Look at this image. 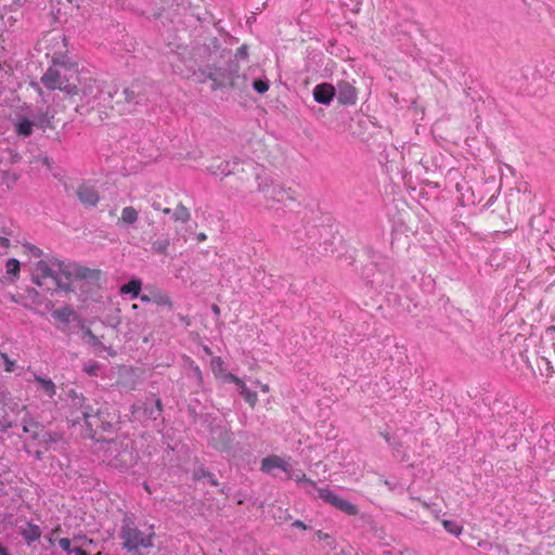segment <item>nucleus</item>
Instances as JSON below:
<instances>
[{
    "label": "nucleus",
    "instance_id": "1",
    "mask_svg": "<svg viewBox=\"0 0 555 555\" xmlns=\"http://www.w3.org/2000/svg\"><path fill=\"white\" fill-rule=\"evenodd\" d=\"M61 274L67 282L62 280L52 281V286H55V291L60 289L65 293L80 291L83 295H89L94 288L99 287L102 278L100 269H92L78 263L61 268Z\"/></svg>",
    "mask_w": 555,
    "mask_h": 555
},
{
    "label": "nucleus",
    "instance_id": "2",
    "mask_svg": "<svg viewBox=\"0 0 555 555\" xmlns=\"http://www.w3.org/2000/svg\"><path fill=\"white\" fill-rule=\"evenodd\" d=\"M78 69L74 64L53 61L41 76L40 82L48 90H60L68 95L78 94L76 81Z\"/></svg>",
    "mask_w": 555,
    "mask_h": 555
},
{
    "label": "nucleus",
    "instance_id": "3",
    "mask_svg": "<svg viewBox=\"0 0 555 555\" xmlns=\"http://www.w3.org/2000/svg\"><path fill=\"white\" fill-rule=\"evenodd\" d=\"M99 452H103L104 461L117 469H129L137 463V454L129 440L98 439Z\"/></svg>",
    "mask_w": 555,
    "mask_h": 555
},
{
    "label": "nucleus",
    "instance_id": "4",
    "mask_svg": "<svg viewBox=\"0 0 555 555\" xmlns=\"http://www.w3.org/2000/svg\"><path fill=\"white\" fill-rule=\"evenodd\" d=\"M52 116L41 109H28L24 114L16 115L14 121L15 132L18 135L28 137L34 128L46 129L50 127Z\"/></svg>",
    "mask_w": 555,
    "mask_h": 555
},
{
    "label": "nucleus",
    "instance_id": "5",
    "mask_svg": "<svg viewBox=\"0 0 555 555\" xmlns=\"http://www.w3.org/2000/svg\"><path fill=\"white\" fill-rule=\"evenodd\" d=\"M23 431L29 435L24 446L27 453L33 452L37 440H41L44 444H51L56 441V438L51 433L46 431L41 424L33 420L24 421Z\"/></svg>",
    "mask_w": 555,
    "mask_h": 555
},
{
    "label": "nucleus",
    "instance_id": "6",
    "mask_svg": "<svg viewBox=\"0 0 555 555\" xmlns=\"http://www.w3.org/2000/svg\"><path fill=\"white\" fill-rule=\"evenodd\" d=\"M121 539L124 540V546L129 551L137 550L139 546L150 547L152 545L151 537L144 535L140 530L130 525L122 527Z\"/></svg>",
    "mask_w": 555,
    "mask_h": 555
},
{
    "label": "nucleus",
    "instance_id": "7",
    "mask_svg": "<svg viewBox=\"0 0 555 555\" xmlns=\"http://www.w3.org/2000/svg\"><path fill=\"white\" fill-rule=\"evenodd\" d=\"M77 81L80 85V87L77 86V95L80 96L82 104L93 106L103 93L100 83L92 78L85 79L83 81L78 79Z\"/></svg>",
    "mask_w": 555,
    "mask_h": 555
},
{
    "label": "nucleus",
    "instance_id": "8",
    "mask_svg": "<svg viewBox=\"0 0 555 555\" xmlns=\"http://www.w3.org/2000/svg\"><path fill=\"white\" fill-rule=\"evenodd\" d=\"M268 201L275 204L291 206L297 203V195L296 192L291 188H285L284 185L275 184Z\"/></svg>",
    "mask_w": 555,
    "mask_h": 555
},
{
    "label": "nucleus",
    "instance_id": "9",
    "mask_svg": "<svg viewBox=\"0 0 555 555\" xmlns=\"http://www.w3.org/2000/svg\"><path fill=\"white\" fill-rule=\"evenodd\" d=\"M358 99L356 87L349 81H339L337 83V100L344 105H353Z\"/></svg>",
    "mask_w": 555,
    "mask_h": 555
},
{
    "label": "nucleus",
    "instance_id": "10",
    "mask_svg": "<svg viewBox=\"0 0 555 555\" xmlns=\"http://www.w3.org/2000/svg\"><path fill=\"white\" fill-rule=\"evenodd\" d=\"M335 95V89L330 83H320L313 89L314 100L324 105H328Z\"/></svg>",
    "mask_w": 555,
    "mask_h": 555
},
{
    "label": "nucleus",
    "instance_id": "11",
    "mask_svg": "<svg viewBox=\"0 0 555 555\" xmlns=\"http://www.w3.org/2000/svg\"><path fill=\"white\" fill-rule=\"evenodd\" d=\"M54 271L49 267V264L40 260L36 263L33 272V282L38 286H43L47 284L48 278H51Z\"/></svg>",
    "mask_w": 555,
    "mask_h": 555
},
{
    "label": "nucleus",
    "instance_id": "12",
    "mask_svg": "<svg viewBox=\"0 0 555 555\" xmlns=\"http://www.w3.org/2000/svg\"><path fill=\"white\" fill-rule=\"evenodd\" d=\"M77 196L83 205L88 206H95L100 201L98 191L86 184L78 186Z\"/></svg>",
    "mask_w": 555,
    "mask_h": 555
},
{
    "label": "nucleus",
    "instance_id": "13",
    "mask_svg": "<svg viewBox=\"0 0 555 555\" xmlns=\"http://www.w3.org/2000/svg\"><path fill=\"white\" fill-rule=\"evenodd\" d=\"M274 468H280L286 473H289L288 464L279 455L273 454L261 460V472L269 474Z\"/></svg>",
    "mask_w": 555,
    "mask_h": 555
},
{
    "label": "nucleus",
    "instance_id": "14",
    "mask_svg": "<svg viewBox=\"0 0 555 555\" xmlns=\"http://www.w3.org/2000/svg\"><path fill=\"white\" fill-rule=\"evenodd\" d=\"M215 447L221 450H229L232 442V434L223 428L214 430Z\"/></svg>",
    "mask_w": 555,
    "mask_h": 555
},
{
    "label": "nucleus",
    "instance_id": "15",
    "mask_svg": "<svg viewBox=\"0 0 555 555\" xmlns=\"http://www.w3.org/2000/svg\"><path fill=\"white\" fill-rule=\"evenodd\" d=\"M254 178L257 182V192L262 194L268 199L275 183L270 178L262 177L257 172L254 175Z\"/></svg>",
    "mask_w": 555,
    "mask_h": 555
},
{
    "label": "nucleus",
    "instance_id": "16",
    "mask_svg": "<svg viewBox=\"0 0 555 555\" xmlns=\"http://www.w3.org/2000/svg\"><path fill=\"white\" fill-rule=\"evenodd\" d=\"M331 505L335 506L336 508L343 511L344 513L348 515H357L358 508L351 504L350 502L337 496L335 494L333 501L331 502Z\"/></svg>",
    "mask_w": 555,
    "mask_h": 555
},
{
    "label": "nucleus",
    "instance_id": "17",
    "mask_svg": "<svg viewBox=\"0 0 555 555\" xmlns=\"http://www.w3.org/2000/svg\"><path fill=\"white\" fill-rule=\"evenodd\" d=\"M21 533H22L23 538L28 543H30V542L36 541V540H38L40 538L41 530L36 525L27 524L26 527L22 529Z\"/></svg>",
    "mask_w": 555,
    "mask_h": 555
},
{
    "label": "nucleus",
    "instance_id": "18",
    "mask_svg": "<svg viewBox=\"0 0 555 555\" xmlns=\"http://www.w3.org/2000/svg\"><path fill=\"white\" fill-rule=\"evenodd\" d=\"M142 282L138 279H132L129 283L122 285L119 289L121 294H131L132 297L140 295Z\"/></svg>",
    "mask_w": 555,
    "mask_h": 555
},
{
    "label": "nucleus",
    "instance_id": "19",
    "mask_svg": "<svg viewBox=\"0 0 555 555\" xmlns=\"http://www.w3.org/2000/svg\"><path fill=\"white\" fill-rule=\"evenodd\" d=\"M175 221L186 223L191 219L190 210L183 205L178 204L173 210Z\"/></svg>",
    "mask_w": 555,
    "mask_h": 555
},
{
    "label": "nucleus",
    "instance_id": "20",
    "mask_svg": "<svg viewBox=\"0 0 555 555\" xmlns=\"http://www.w3.org/2000/svg\"><path fill=\"white\" fill-rule=\"evenodd\" d=\"M138 211L135 208L128 206L125 207L121 211L120 221L125 224H133L138 220Z\"/></svg>",
    "mask_w": 555,
    "mask_h": 555
},
{
    "label": "nucleus",
    "instance_id": "21",
    "mask_svg": "<svg viewBox=\"0 0 555 555\" xmlns=\"http://www.w3.org/2000/svg\"><path fill=\"white\" fill-rule=\"evenodd\" d=\"M238 388H240L241 396L245 399V401L251 408H254L258 400L257 393L255 391H251L250 389H248L246 387L245 383H243Z\"/></svg>",
    "mask_w": 555,
    "mask_h": 555
},
{
    "label": "nucleus",
    "instance_id": "22",
    "mask_svg": "<svg viewBox=\"0 0 555 555\" xmlns=\"http://www.w3.org/2000/svg\"><path fill=\"white\" fill-rule=\"evenodd\" d=\"M151 299H153V302H155L158 306H165L168 307L169 309L173 307L171 298L168 295L163 294L160 292L152 293Z\"/></svg>",
    "mask_w": 555,
    "mask_h": 555
},
{
    "label": "nucleus",
    "instance_id": "23",
    "mask_svg": "<svg viewBox=\"0 0 555 555\" xmlns=\"http://www.w3.org/2000/svg\"><path fill=\"white\" fill-rule=\"evenodd\" d=\"M315 534L320 541H323L325 543L326 547H328L331 550L336 548V546H337L336 540L330 533L324 532L322 530H318Z\"/></svg>",
    "mask_w": 555,
    "mask_h": 555
},
{
    "label": "nucleus",
    "instance_id": "24",
    "mask_svg": "<svg viewBox=\"0 0 555 555\" xmlns=\"http://www.w3.org/2000/svg\"><path fill=\"white\" fill-rule=\"evenodd\" d=\"M74 314L73 309L69 307H63L61 309H57L53 312V317L55 319L62 320L64 322H69V318Z\"/></svg>",
    "mask_w": 555,
    "mask_h": 555
},
{
    "label": "nucleus",
    "instance_id": "25",
    "mask_svg": "<svg viewBox=\"0 0 555 555\" xmlns=\"http://www.w3.org/2000/svg\"><path fill=\"white\" fill-rule=\"evenodd\" d=\"M169 245L170 241L168 238L158 240L153 242L152 249L157 254H166Z\"/></svg>",
    "mask_w": 555,
    "mask_h": 555
},
{
    "label": "nucleus",
    "instance_id": "26",
    "mask_svg": "<svg viewBox=\"0 0 555 555\" xmlns=\"http://www.w3.org/2000/svg\"><path fill=\"white\" fill-rule=\"evenodd\" d=\"M36 380L41 384L43 390L52 397L55 393V386L52 380L37 376Z\"/></svg>",
    "mask_w": 555,
    "mask_h": 555
},
{
    "label": "nucleus",
    "instance_id": "27",
    "mask_svg": "<svg viewBox=\"0 0 555 555\" xmlns=\"http://www.w3.org/2000/svg\"><path fill=\"white\" fill-rule=\"evenodd\" d=\"M7 273L13 276H17L20 272V261L15 258H11L7 261Z\"/></svg>",
    "mask_w": 555,
    "mask_h": 555
},
{
    "label": "nucleus",
    "instance_id": "28",
    "mask_svg": "<svg viewBox=\"0 0 555 555\" xmlns=\"http://www.w3.org/2000/svg\"><path fill=\"white\" fill-rule=\"evenodd\" d=\"M442 526L444 527V529L454 534V535H460L462 533V526H459L456 525L455 522L451 521V520H442Z\"/></svg>",
    "mask_w": 555,
    "mask_h": 555
},
{
    "label": "nucleus",
    "instance_id": "29",
    "mask_svg": "<svg viewBox=\"0 0 555 555\" xmlns=\"http://www.w3.org/2000/svg\"><path fill=\"white\" fill-rule=\"evenodd\" d=\"M253 88L254 90H256L258 93H264L268 91L269 89V81L267 79H256L254 82H253Z\"/></svg>",
    "mask_w": 555,
    "mask_h": 555
},
{
    "label": "nucleus",
    "instance_id": "30",
    "mask_svg": "<svg viewBox=\"0 0 555 555\" xmlns=\"http://www.w3.org/2000/svg\"><path fill=\"white\" fill-rule=\"evenodd\" d=\"M540 363L543 367H539L542 375L550 377L553 373V367L550 364V361L545 357H541Z\"/></svg>",
    "mask_w": 555,
    "mask_h": 555
},
{
    "label": "nucleus",
    "instance_id": "31",
    "mask_svg": "<svg viewBox=\"0 0 555 555\" xmlns=\"http://www.w3.org/2000/svg\"><path fill=\"white\" fill-rule=\"evenodd\" d=\"M319 496L323 499L325 502L330 503L333 501L335 493L332 492L330 489L326 488H319L318 489Z\"/></svg>",
    "mask_w": 555,
    "mask_h": 555
},
{
    "label": "nucleus",
    "instance_id": "32",
    "mask_svg": "<svg viewBox=\"0 0 555 555\" xmlns=\"http://www.w3.org/2000/svg\"><path fill=\"white\" fill-rule=\"evenodd\" d=\"M91 412L92 410L89 408L82 412L83 418L90 428H92L93 425H96L95 420L98 418V413L95 415H92Z\"/></svg>",
    "mask_w": 555,
    "mask_h": 555
},
{
    "label": "nucleus",
    "instance_id": "33",
    "mask_svg": "<svg viewBox=\"0 0 555 555\" xmlns=\"http://www.w3.org/2000/svg\"><path fill=\"white\" fill-rule=\"evenodd\" d=\"M287 474H288V478L295 479L297 482H307V483L314 486V482L311 479L307 478L304 473L292 474L289 472Z\"/></svg>",
    "mask_w": 555,
    "mask_h": 555
},
{
    "label": "nucleus",
    "instance_id": "34",
    "mask_svg": "<svg viewBox=\"0 0 555 555\" xmlns=\"http://www.w3.org/2000/svg\"><path fill=\"white\" fill-rule=\"evenodd\" d=\"M85 335L89 338V343L94 346V347H102V348H105L102 343L100 341V339L92 333L91 330L87 328L85 331Z\"/></svg>",
    "mask_w": 555,
    "mask_h": 555
},
{
    "label": "nucleus",
    "instance_id": "35",
    "mask_svg": "<svg viewBox=\"0 0 555 555\" xmlns=\"http://www.w3.org/2000/svg\"><path fill=\"white\" fill-rule=\"evenodd\" d=\"M122 95L128 103L138 104V100L135 99V92L129 88L122 90Z\"/></svg>",
    "mask_w": 555,
    "mask_h": 555
},
{
    "label": "nucleus",
    "instance_id": "36",
    "mask_svg": "<svg viewBox=\"0 0 555 555\" xmlns=\"http://www.w3.org/2000/svg\"><path fill=\"white\" fill-rule=\"evenodd\" d=\"M211 369L215 373L223 371V361L220 357L212 358Z\"/></svg>",
    "mask_w": 555,
    "mask_h": 555
},
{
    "label": "nucleus",
    "instance_id": "37",
    "mask_svg": "<svg viewBox=\"0 0 555 555\" xmlns=\"http://www.w3.org/2000/svg\"><path fill=\"white\" fill-rule=\"evenodd\" d=\"M207 477H210V473L206 472L204 468H197L195 472H194V478L195 479H202V478H207Z\"/></svg>",
    "mask_w": 555,
    "mask_h": 555
},
{
    "label": "nucleus",
    "instance_id": "38",
    "mask_svg": "<svg viewBox=\"0 0 555 555\" xmlns=\"http://www.w3.org/2000/svg\"><path fill=\"white\" fill-rule=\"evenodd\" d=\"M119 384H120L122 387H125V388H127L128 390H130V391H131V390H134V389H135V386H137V383H135V380H134L133 378H131L129 382H127V380H121V382H119Z\"/></svg>",
    "mask_w": 555,
    "mask_h": 555
},
{
    "label": "nucleus",
    "instance_id": "39",
    "mask_svg": "<svg viewBox=\"0 0 555 555\" xmlns=\"http://www.w3.org/2000/svg\"><path fill=\"white\" fill-rule=\"evenodd\" d=\"M1 356H2V358L4 360V362H5V371L7 372H12L13 367H14V364H15L14 361H11L5 353H2Z\"/></svg>",
    "mask_w": 555,
    "mask_h": 555
},
{
    "label": "nucleus",
    "instance_id": "40",
    "mask_svg": "<svg viewBox=\"0 0 555 555\" xmlns=\"http://www.w3.org/2000/svg\"><path fill=\"white\" fill-rule=\"evenodd\" d=\"M54 280H61V278H59L55 273H53L51 278H48L47 284L44 285L47 289H55V286H52V281Z\"/></svg>",
    "mask_w": 555,
    "mask_h": 555
},
{
    "label": "nucleus",
    "instance_id": "41",
    "mask_svg": "<svg viewBox=\"0 0 555 555\" xmlns=\"http://www.w3.org/2000/svg\"><path fill=\"white\" fill-rule=\"evenodd\" d=\"M228 166H229V164H227L225 167L221 169V180L223 178H227L231 175L236 173L233 169H228Z\"/></svg>",
    "mask_w": 555,
    "mask_h": 555
},
{
    "label": "nucleus",
    "instance_id": "42",
    "mask_svg": "<svg viewBox=\"0 0 555 555\" xmlns=\"http://www.w3.org/2000/svg\"><path fill=\"white\" fill-rule=\"evenodd\" d=\"M59 544L60 546L64 550V551H68L69 547H70V541L69 539L67 538H63L59 541Z\"/></svg>",
    "mask_w": 555,
    "mask_h": 555
},
{
    "label": "nucleus",
    "instance_id": "43",
    "mask_svg": "<svg viewBox=\"0 0 555 555\" xmlns=\"http://www.w3.org/2000/svg\"><path fill=\"white\" fill-rule=\"evenodd\" d=\"M227 378L237 385L238 387L244 383L241 378L235 376L234 374H228Z\"/></svg>",
    "mask_w": 555,
    "mask_h": 555
},
{
    "label": "nucleus",
    "instance_id": "44",
    "mask_svg": "<svg viewBox=\"0 0 555 555\" xmlns=\"http://www.w3.org/2000/svg\"><path fill=\"white\" fill-rule=\"evenodd\" d=\"M33 450H34V455H35V457H36L37 460L41 461V460H42V457H43V452H44V451H43L41 448H36V447H35Z\"/></svg>",
    "mask_w": 555,
    "mask_h": 555
},
{
    "label": "nucleus",
    "instance_id": "45",
    "mask_svg": "<svg viewBox=\"0 0 555 555\" xmlns=\"http://www.w3.org/2000/svg\"><path fill=\"white\" fill-rule=\"evenodd\" d=\"M49 446L50 444H44L41 440H37L35 442V447L36 448H41L43 451H48L49 450Z\"/></svg>",
    "mask_w": 555,
    "mask_h": 555
},
{
    "label": "nucleus",
    "instance_id": "46",
    "mask_svg": "<svg viewBox=\"0 0 555 555\" xmlns=\"http://www.w3.org/2000/svg\"><path fill=\"white\" fill-rule=\"evenodd\" d=\"M293 526L294 527H297V528H300L302 530H306L307 529V526L301 521V520H296L293 522Z\"/></svg>",
    "mask_w": 555,
    "mask_h": 555
},
{
    "label": "nucleus",
    "instance_id": "47",
    "mask_svg": "<svg viewBox=\"0 0 555 555\" xmlns=\"http://www.w3.org/2000/svg\"><path fill=\"white\" fill-rule=\"evenodd\" d=\"M554 333H555V326H553V325H552V326H548V327L546 328V331H545V335H546L547 337H552V335H553Z\"/></svg>",
    "mask_w": 555,
    "mask_h": 555
},
{
    "label": "nucleus",
    "instance_id": "48",
    "mask_svg": "<svg viewBox=\"0 0 555 555\" xmlns=\"http://www.w3.org/2000/svg\"><path fill=\"white\" fill-rule=\"evenodd\" d=\"M96 370H98V366H96V365H91V366H89V367H87V369H86V372H87L88 374H94Z\"/></svg>",
    "mask_w": 555,
    "mask_h": 555
},
{
    "label": "nucleus",
    "instance_id": "49",
    "mask_svg": "<svg viewBox=\"0 0 555 555\" xmlns=\"http://www.w3.org/2000/svg\"><path fill=\"white\" fill-rule=\"evenodd\" d=\"M41 162H42V164H43L48 169H50V168H51L50 160H49V158H48L47 156L42 157V158H41Z\"/></svg>",
    "mask_w": 555,
    "mask_h": 555
},
{
    "label": "nucleus",
    "instance_id": "50",
    "mask_svg": "<svg viewBox=\"0 0 555 555\" xmlns=\"http://www.w3.org/2000/svg\"><path fill=\"white\" fill-rule=\"evenodd\" d=\"M211 310H212V312H214L216 315H219V314H220V308H219V306H218V305L214 304V305L211 306Z\"/></svg>",
    "mask_w": 555,
    "mask_h": 555
},
{
    "label": "nucleus",
    "instance_id": "51",
    "mask_svg": "<svg viewBox=\"0 0 555 555\" xmlns=\"http://www.w3.org/2000/svg\"><path fill=\"white\" fill-rule=\"evenodd\" d=\"M9 243H10V242H9V240H8L7 237H2V236H0V244H1L2 246L8 247V246H9Z\"/></svg>",
    "mask_w": 555,
    "mask_h": 555
},
{
    "label": "nucleus",
    "instance_id": "52",
    "mask_svg": "<svg viewBox=\"0 0 555 555\" xmlns=\"http://www.w3.org/2000/svg\"><path fill=\"white\" fill-rule=\"evenodd\" d=\"M140 299H141V301H143V302H150V301H153V299H151V296H149V295H142V296L140 297Z\"/></svg>",
    "mask_w": 555,
    "mask_h": 555
},
{
    "label": "nucleus",
    "instance_id": "53",
    "mask_svg": "<svg viewBox=\"0 0 555 555\" xmlns=\"http://www.w3.org/2000/svg\"><path fill=\"white\" fill-rule=\"evenodd\" d=\"M193 371H194L195 375L201 379L202 378V371L199 370V367L198 366H194Z\"/></svg>",
    "mask_w": 555,
    "mask_h": 555
},
{
    "label": "nucleus",
    "instance_id": "54",
    "mask_svg": "<svg viewBox=\"0 0 555 555\" xmlns=\"http://www.w3.org/2000/svg\"><path fill=\"white\" fill-rule=\"evenodd\" d=\"M206 238H207V236H206V234H205V233L201 232V233H198V234H197V241H198V242H203V241H205Z\"/></svg>",
    "mask_w": 555,
    "mask_h": 555
},
{
    "label": "nucleus",
    "instance_id": "55",
    "mask_svg": "<svg viewBox=\"0 0 555 555\" xmlns=\"http://www.w3.org/2000/svg\"><path fill=\"white\" fill-rule=\"evenodd\" d=\"M413 509L412 508H405L404 507V511L401 512V515L405 516V517H409L410 516V513H412Z\"/></svg>",
    "mask_w": 555,
    "mask_h": 555
},
{
    "label": "nucleus",
    "instance_id": "56",
    "mask_svg": "<svg viewBox=\"0 0 555 555\" xmlns=\"http://www.w3.org/2000/svg\"><path fill=\"white\" fill-rule=\"evenodd\" d=\"M75 553H76V555H88V553L85 552L83 550H81L80 547H77L75 550Z\"/></svg>",
    "mask_w": 555,
    "mask_h": 555
},
{
    "label": "nucleus",
    "instance_id": "57",
    "mask_svg": "<svg viewBox=\"0 0 555 555\" xmlns=\"http://www.w3.org/2000/svg\"><path fill=\"white\" fill-rule=\"evenodd\" d=\"M260 388L263 392H268L270 390L269 385L267 384H260Z\"/></svg>",
    "mask_w": 555,
    "mask_h": 555
},
{
    "label": "nucleus",
    "instance_id": "58",
    "mask_svg": "<svg viewBox=\"0 0 555 555\" xmlns=\"http://www.w3.org/2000/svg\"><path fill=\"white\" fill-rule=\"evenodd\" d=\"M156 409L158 412H162L163 410L162 401L159 399L156 400Z\"/></svg>",
    "mask_w": 555,
    "mask_h": 555
},
{
    "label": "nucleus",
    "instance_id": "59",
    "mask_svg": "<svg viewBox=\"0 0 555 555\" xmlns=\"http://www.w3.org/2000/svg\"><path fill=\"white\" fill-rule=\"evenodd\" d=\"M33 86L37 89V91H38V93H39V94H41V93H42V90H41V88H40V86H39V83H38V82H34V83H33Z\"/></svg>",
    "mask_w": 555,
    "mask_h": 555
},
{
    "label": "nucleus",
    "instance_id": "60",
    "mask_svg": "<svg viewBox=\"0 0 555 555\" xmlns=\"http://www.w3.org/2000/svg\"><path fill=\"white\" fill-rule=\"evenodd\" d=\"M209 479V482L212 485V486H217L218 482L212 478V476L210 475V477H207Z\"/></svg>",
    "mask_w": 555,
    "mask_h": 555
},
{
    "label": "nucleus",
    "instance_id": "61",
    "mask_svg": "<svg viewBox=\"0 0 555 555\" xmlns=\"http://www.w3.org/2000/svg\"><path fill=\"white\" fill-rule=\"evenodd\" d=\"M0 555H9L7 550L0 545Z\"/></svg>",
    "mask_w": 555,
    "mask_h": 555
},
{
    "label": "nucleus",
    "instance_id": "62",
    "mask_svg": "<svg viewBox=\"0 0 555 555\" xmlns=\"http://www.w3.org/2000/svg\"><path fill=\"white\" fill-rule=\"evenodd\" d=\"M170 212H171L170 208H164L163 209V214H165V215H169Z\"/></svg>",
    "mask_w": 555,
    "mask_h": 555
},
{
    "label": "nucleus",
    "instance_id": "63",
    "mask_svg": "<svg viewBox=\"0 0 555 555\" xmlns=\"http://www.w3.org/2000/svg\"><path fill=\"white\" fill-rule=\"evenodd\" d=\"M204 351H205L207 354H211V350H210L207 346H205V347H204Z\"/></svg>",
    "mask_w": 555,
    "mask_h": 555
},
{
    "label": "nucleus",
    "instance_id": "64",
    "mask_svg": "<svg viewBox=\"0 0 555 555\" xmlns=\"http://www.w3.org/2000/svg\"><path fill=\"white\" fill-rule=\"evenodd\" d=\"M138 410H139V406H137V405H133V406H132V413H133V414H134Z\"/></svg>",
    "mask_w": 555,
    "mask_h": 555
}]
</instances>
